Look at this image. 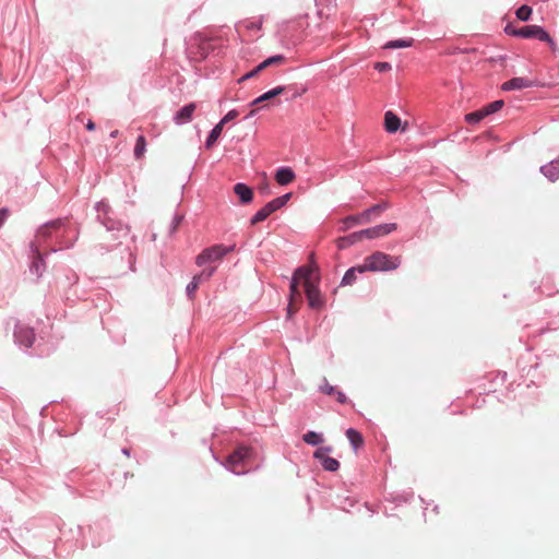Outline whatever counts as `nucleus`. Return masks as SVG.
<instances>
[{
  "label": "nucleus",
  "instance_id": "6",
  "mask_svg": "<svg viewBox=\"0 0 559 559\" xmlns=\"http://www.w3.org/2000/svg\"><path fill=\"white\" fill-rule=\"evenodd\" d=\"M331 451V447H321L314 451L313 456L320 461L325 471L336 472L340 468V462L329 455Z\"/></svg>",
  "mask_w": 559,
  "mask_h": 559
},
{
  "label": "nucleus",
  "instance_id": "42",
  "mask_svg": "<svg viewBox=\"0 0 559 559\" xmlns=\"http://www.w3.org/2000/svg\"><path fill=\"white\" fill-rule=\"evenodd\" d=\"M337 246H338V248H340V249H344V248H346V247L350 246V243H347V241H344V240H343V237H342V238H340V239L337 240Z\"/></svg>",
  "mask_w": 559,
  "mask_h": 559
},
{
  "label": "nucleus",
  "instance_id": "19",
  "mask_svg": "<svg viewBox=\"0 0 559 559\" xmlns=\"http://www.w3.org/2000/svg\"><path fill=\"white\" fill-rule=\"evenodd\" d=\"M284 91H285L284 86H277V87L264 93L263 95L259 96L258 98H255L251 103V105L254 106V105L261 104L265 100L272 99V98L281 95L282 93H284Z\"/></svg>",
  "mask_w": 559,
  "mask_h": 559
},
{
  "label": "nucleus",
  "instance_id": "33",
  "mask_svg": "<svg viewBox=\"0 0 559 559\" xmlns=\"http://www.w3.org/2000/svg\"><path fill=\"white\" fill-rule=\"evenodd\" d=\"M503 105H504L503 100H495L483 108L487 112V116H489L493 112L499 111L503 107Z\"/></svg>",
  "mask_w": 559,
  "mask_h": 559
},
{
  "label": "nucleus",
  "instance_id": "20",
  "mask_svg": "<svg viewBox=\"0 0 559 559\" xmlns=\"http://www.w3.org/2000/svg\"><path fill=\"white\" fill-rule=\"evenodd\" d=\"M388 207H389V204L385 202L376 204V205L371 206L370 209L366 210L364 213H361V217L365 218V222H370L371 215H379Z\"/></svg>",
  "mask_w": 559,
  "mask_h": 559
},
{
  "label": "nucleus",
  "instance_id": "45",
  "mask_svg": "<svg viewBox=\"0 0 559 559\" xmlns=\"http://www.w3.org/2000/svg\"><path fill=\"white\" fill-rule=\"evenodd\" d=\"M118 133H119V131H118V130H115V131H112V132L110 133V136H111V138H117V136H118Z\"/></svg>",
  "mask_w": 559,
  "mask_h": 559
},
{
  "label": "nucleus",
  "instance_id": "43",
  "mask_svg": "<svg viewBox=\"0 0 559 559\" xmlns=\"http://www.w3.org/2000/svg\"><path fill=\"white\" fill-rule=\"evenodd\" d=\"M86 129L88 131L95 130V123L92 120H88V122L86 123Z\"/></svg>",
  "mask_w": 559,
  "mask_h": 559
},
{
  "label": "nucleus",
  "instance_id": "29",
  "mask_svg": "<svg viewBox=\"0 0 559 559\" xmlns=\"http://www.w3.org/2000/svg\"><path fill=\"white\" fill-rule=\"evenodd\" d=\"M60 225H61V221H53V222H51V223H49V224H47V225L43 226V227L38 230V233H37V237H39V238H46V237H48V236L50 235V231H51L52 229H57V228H59V227H60Z\"/></svg>",
  "mask_w": 559,
  "mask_h": 559
},
{
  "label": "nucleus",
  "instance_id": "35",
  "mask_svg": "<svg viewBox=\"0 0 559 559\" xmlns=\"http://www.w3.org/2000/svg\"><path fill=\"white\" fill-rule=\"evenodd\" d=\"M364 239L362 231H356L348 236L343 237L344 241H347V243L354 245L355 242L361 241Z\"/></svg>",
  "mask_w": 559,
  "mask_h": 559
},
{
  "label": "nucleus",
  "instance_id": "13",
  "mask_svg": "<svg viewBox=\"0 0 559 559\" xmlns=\"http://www.w3.org/2000/svg\"><path fill=\"white\" fill-rule=\"evenodd\" d=\"M295 173L289 167H282L276 170L275 180L278 185L285 186L295 180Z\"/></svg>",
  "mask_w": 559,
  "mask_h": 559
},
{
  "label": "nucleus",
  "instance_id": "36",
  "mask_svg": "<svg viewBox=\"0 0 559 559\" xmlns=\"http://www.w3.org/2000/svg\"><path fill=\"white\" fill-rule=\"evenodd\" d=\"M237 116H238V111L233 109L225 115V117L219 121V123H223V126H224L228 121L234 120Z\"/></svg>",
  "mask_w": 559,
  "mask_h": 559
},
{
  "label": "nucleus",
  "instance_id": "16",
  "mask_svg": "<svg viewBox=\"0 0 559 559\" xmlns=\"http://www.w3.org/2000/svg\"><path fill=\"white\" fill-rule=\"evenodd\" d=\"M542 173L551 181L559 179V158L540 168Z\"/></svg>",
  "mask_w": 559,
  "mask_h": 559
},
{
  "label": "nucleus",
  "instance_id": "24",
  "mask_svg": "<svg viewBox=\"0 0 559 559\" xmlns=\"http://www.w3.org/2000/svg\"><path fill=\"white\" fill-rule=\"evenodd\" d=\"M272 214V211L270 207L265 204L262 209H260L250 219L251 225H257L263 221H265L270 215Z\"/></svg>",
  "mask_w": 559,
  "mask_h": 559
},
{
  "label": "nucleus",
  "instance_id": "14",
  "mask_svg": "<svg viewBox=\"0 0 559 559\" xmlns=\"http://www.w3.org/2000/svg\"><path fill=\"white\" fill-rule=\"evenodd\" d=\"M365 272H367V270H365L364 263L360 265L350 267L349 270L346 271L345 275L343 276L342 285H353L357 280V274L358 273L361 274Z\"/></svg>",
  "mask_w": 559,
  "mask_h": 559
},
{
  "label": "nucleus",
  "instance_id": "2",
  "mask_svg": "<svg viewBox=\"0 0 559 559\" xmlns=\"http://www.w3.org/2000/svg\"><path fill=\"white\" fill-rule=\"evenodd\" d=\"M403 262L401 255H391L382 251H376L364 259L367 272H390L397 270Z\"/></svg>",
  "mask_w": 559,
  "mask_h": 559
},
{
  "label": "nucleus",
  "instance_id": "25",
  "mask_svg": "<svg viewBox=\"0 0 559 559\" xmlns=\"http://www.w3.org/2000/svg\"><path fill=\"white\" fill-rule=\"evenodd\" d=\"M146 152V140L144 135H139L134 146V157L135 159L143 158Z\"/></svg>",
  "mask_w": 559,
  "mask_h": 559
},
{
  "label": "nucleus",
  "instance_id": "15",
  "mask_svg": "<svg viewBox=\"0 0 559 559\" xmlns=\"http://www.w3.org/2000/svg\"><path fill=\"white\" fill-rule=\"evenodd\" d=\"M401 126V119L392 111H386L384 115V127L389 133H394Z\"/></svg>",
  "mask_w": 559,
  "mask_h": 559
},
{
  "label": "nucleus",
  "instance_id": "37",
  "mask_svg": "<svg viewBox=\"0 0 559 559\" xmlns=\"http://www.w3.org/2000/svg\"><path fill=\"white\" fill-rule=\"evenodd\" d=\"M321 391L328 395H334L336 392V389L329 384L328 382L324 383V385L321 386Z\"/></svg>",
  "mask_w": 559,
  "mask_h": 559
},
{
  "label": "nucleus",
  "instance_id": "30",
  "mask_svg": "<svg viewBox=\"0 0 559 559\" xmlns=\"http://www.w3.org/2000/svg\"><path fill=\"white\" fill-rule=\"evenodd\" d=\"M16 337L21 343H23L25 346H31L34 342V333L29 330H21L16 333Z\"/></svg>",
  "mask_w": 559,
  "mask_h": 559
},
{
  "label": "nucleus",
  "instance_id": "18",
  "mask_svg": "<svg viewBox=\"0 0 559 559\" xmlns=\"http://www.w3.org/2000/svg\"><path fill=\"white\" fill-rule=\"evenodd\" d=\"M285 62V57L283 55H276V56H272L267 59H265L263 62H261L260 64H258L254 70L255 72L259 74L261 71H263L264 69L269 68V67H272V66H280V64H283Z\"/></svg>",
  "mask_w": 559,
  "mask_h": 559
},
{
  "label": "nucleus",
  "instance_id": "40",
  "mask_svg": "<svg viewBox=\"0 0 559 559\" xmlns=\"http://www.w3.org/2000/svg\"><path fill=\"white\" fill-rule=\"evenodd\" d=\"M334 395L336 396V400H337L340 403H342V404H343V403H345V402H346V400H347V399H346V395H345L343 392H341V391H337V390H336V392H335V394H334Z\"/></svg>",
  "mask_w": 559,
  "mask_h": 559
},
{
  "label": "nucleus",
  "instance_id": "21",
  "mask_svg": "<svg viewBox=\"0 0 559 559\" xmlns=\"http://www.w3.org/2000/svg\"><path fill=\"white\" fill-rule=\"evenodd\" d=\"M346 437L355 449H358L364 444L362 436L353 428L346 430Z\"/></svg>",
  "mask_w": 559,
  "mask_h": 559
},
{
  "label": "nucleus",
  "instance_id": "22",
  "mask_svg": "<svg viewBox=\"0 0 559 559\" xmlns=\"http://www.w3.org/2000/svg\"><path fill=\"white\" fill-rule=\"evenodd\" d=\"M33 253H34V260L31 265V271L35 273L37 276H40V267L44 264L43 258L40 255L39 250L37 247L33 246Z\"/></svg>",
  "mask_w": 559,
  "mask_h": 559
},
{
  "label": "nucleus",
  "instance_id": "8",
  "mask_svg": "<svg viewBox=\"0 0 559 559\" xmlns=\"http://www.w3.org/2000/svg\"><path fill=\"white\" fill-rule=\"evenodd\" d=\"M301 294L298 288V282L297 277L292 278L290 283V297H289V304L287 307V317L290 318L299 308V305L301 304Z\"/></svg>",
  "mask_w": 559,
  "mask_h": 559
},
{
  "label": "nucleus",
  "instance_id": "12",
  "mask_svg": "<svg viewBox=\"0 0 559 559\" xmlns=\"http://www.w3.org/2000/svg\"><path fill=\"white\" fill-rule=\"evenodd\" d=\"M197 108L194 103L186 105L182 107L175 116V121L178 124L186 123L192 119V115Z\"/></svg>",
  "mask_w": 559,
  "mask_h": 559
},
{
  "label": "nucleus",
  "instance_id": "17",
  "mask_svg": "<svg viewBox=\"0 0 559 559\" xmlns=\"http://www.w3.org/2000/svg\"><path fill=\"white\" fill-rule=\"evenodd\" d=\"M285 62V57L283 55H276V56H272L267 59H265L263 62H261L260 64H258L254 70L255 72L259 74L261 71H263L264 69L269 68V67H272V66H280V64H283Z\"/></svg>",
  "mask_w": 559,
  "mask_h": 559
},
{
  "label": "nucleus",
  "instance_id": "34",
  "mask_svg": "<svg viewBox=\"0 0 559 559\" xmlns=\"http://www.w3.org/2000/svg\"><path fill=\"white\" fill-rule=\"evenodd\" d=\"M360 223H366L365 218L361 217V214L358 216H348L344 219L345 228H349Z\"/></svg>",
  "mask_w": 559,
  "mask_h": 559
},
{
  "label": "nucleus",
  "instance_id": "44",
  "mask_svg": "<svg viewBox=\"0 0 559 559\" xmlns=\"http://www.w3.org/2000/svg\"><path fill=\"white\" fill-rule=\"evenodd\" d=\"M518 28H513L511 25H508L506 27V32L509 34V35H512L513 36V32L516 31Z\"/></svg>",
  "mask_w": 559,
  "mask_h": 559
},
{
  "label": "nucleus",
  "instance_id": "4",
  "mask_svg": "<svg viewBox=\"0 0 559 559\" xmlns=\"http://www.w3.org/2000/svg\"><path fill=\"white\" fill-rule=\"evenodd\" d=\"M513 36L522 38H537L540 41L547 43L552 51H556L557 49V45L550 35L542 26L538 25H527L520 27L513 32Z\"/></svg>",
  "mask_w": 559,
  "mask_h": 559
},
{
  "label": "nucleus",
  "instance_id": "46",
  "mask_svg": "<svg viewBox=\"0 0 559 559\" xmlns=\"http://www.w3.org/2000/svg\"><path fill=\"white\" fill-rule=\"evenodd\" d=\"M123 453H124V455H127V456H129V455H130V453H129V450H128V449H124V450H123Z\"/></svg>",
  "mask_w": 559,
  "mask_h": 559
},
{
  "label": "nucleus",
  "instance_id": "5",
  "mask_svg": "<svg viewBox=\"0 0 559 559\" xmlns=\"http://www.w3.org/2000/svg\"><path fill=\"white\" fill-rule=\"evenodd\" d=\"M235 246H223V245H215L210 248L204 249L198 257H197V264L199 266H202L206 263H212L215 261H218L224 258L227 253L234 251Z\"/></svg>",
  "mask_w": 559,
  "mask_h": 559
},
{
  "label": "nucleus",
  "instance_id": "27",
  "mask_svg": "<svg viewBox=\"0 0 559 559\" xmlns=\"http://www.w3.org/2000/svg\"><path fill=\"white\" fill-rule=\"evenodd\" d=\"M485 117H487V112L485 111L484 108H480L479 110H475L473 112L465 115V121L474 124L481 121Z\"/></svg>",
  "mask_w": 559,
  "mask_h": 559
},
{
  "label": "nucleus",
  "instance_id": "47",
  "mask_svg": "<svg viewBox=\"0 0 559 559\" xmlns=\"http://www.w3.org/2000/svg\"><path fill=\"white\" fill-rule=\"evenodd\" d=\"M255 111H257L255 109H252V110L249 112V116H250V117H251V116H253V115L255 114Z\"/></svg>",
  "mask_w": 559,
  "mask_h": 559
},
{
  "label": "nucleus",
  "instance_id": "31",
  "mask_svg": "<svg viewBox=\"0 0 559 559\" xmlns=\"http://www.w3.org/2000/svg\"><path fill=\"white\" fill-rule=\"evenodd\" d=\"M302 440L308 444L318 445L323 441V438L314 431H308L304 435Z\"/></svg>",
  "mask_w": 559,
  "mask_h": 559
},
{
  "label": "nucleus",
  "instance_id": "39",
  "mask_svg": "<svg viewBox=\"0 0 559 559\" xmlns=\"http://www.w3.org/2000/svg\"><path fill=\"white\" fill-rule=\"evenodd\" d=\"M9 216V211L8 209H1L0 210V227L2 226V224L5 222V219L8 218Z\"/></svg>",
  "mask_w": 559,
  "mask_h": 559
},
{
  "label": "nucleus",
  "instance_id": "23",
  "mask_svg": "<svg viewBox=\"0 0 559 559\" xmlns=\"http://www.w3.org/2000/svg\"><path fill=\"white\" fill-rule=\"evenodd\" d=\"M290 197H292V193H286L280 198H276V199L270 201L269 203H266V205L270 207L272 213H274L275 211L283 207L289 201Z\"/></svg>",
  "mask_w": 559,
  "mask_h": 559
},
{
  "label": "nucleus",
  "instance_id": "41",
  "mask_svg": "<svg viewBox=\"0 0 559 559\" xmlns=\"http://www.w3.org/2000/svg\"><path fill=\"white\" fill-rule=\"evenodd\" d=\"M255 75H258V73L255 72V70L253 69L252 71L246 73L240 80L239 82H242V81H246V80H249L251 78H254Z\"/></svg>",
  "mask_w": 559,
  "mask_h": 559
},
{
  "label": "nucleus",
  "instance_id": "1",
  "mask_svg": "<svg viewBox=\"0 0 559 559\" xmlns=\"http://www.w3.org/2000/svg\"><path fill=\"white\" fill-rule=\"evenodd\" d=\"M293 277H297L298 285L302 283L310 308L319 310L324 306V299L319 290V266L314 261V253L309 257V264L296 270Z\"/></svg>",
  "mask_w": 559,
  "mask_h": 559
},
{
  "label": "nucleus",
  "instance_id": "38",
  "mask_svg": "<svg viewBox=\"0 0 559 559\" xmlns=\"http://www.w3.org/2000/svg\"><path fill=\"white\" fill-rule=\"evenodd\" d=\"M374 68L379 70L380 72L389 71L391 69V64L388 62H378L376 63Z\"/></svg>",
  "mask_w": 559,
  "mask_h": 559
},
{
  "label": "nucleus",
  "instance_id": "9",
  "mask_svg": "<svg viewBox=\"0 0 559 559\" xmlns=\"http://www.w3.org/2000/svg\"><path fill=\"white\" fill-rule=\"evenodd\" d=\"M533 81L526 78H513L501 85L503 91H518L532 87Z\"/></svg>",
  "mask_w": 559,
  "mask_h": 559
},
{
  "label": "nucleus",
  "instance_id": "10",
  "mask_svg": "<svg viewBox=\"0 0 559 559\" xmlns=\"http://www.w3.org/2000/svg\"><path fill=\"white\" fill-rule=\"evenodd\" d=\"M234 192L239 198V201L243 204L250 203L253 199L252 189L245 183H236L234 186Z\"/></svg>",
  "mask_w": 559,
  "mask_h": 559
},
{
  "label": "nucleus",
  "instance_id": "32",
  "mask_svg": "<svg viewBox=\"0 0 559 559\" xmlns=\"http://www.w3.org/2000/svg\"><path fill=\"white\" fill-rule=\"evenodd\" d=\"M516 17L521 21H528L531 19V15H532V8L524 4V5H521L516 12Z\"/></svg>",
  "mask_w": 559,
  "mask_h": 559
},
{
  "label": "nucleus",
  "instance_id": "26",
  "mask_svg": "<svg viewBox=\"0 0 559 559\" xmlns=\"http://www.w3.org/2000/svg\"><path fill=\"white\" fill-rule=\"evenodd\" d=\"M223 127H224V126H223V123H219V122H218V123L213 128V130L211 131V133H210V135H209V138H207V140H206V143H205V145H206V147H207V148H211V147L215 144V142L217 141V139L221 136L222 131H223Z\"/></svg>",
  "mask_w": 559,
  "mask_h": 559
},
{
  "label": "nucleus",
  "instance_id": "3",
  "mask_svg": "<svg viewBox=\"0 0 559 559\" xmlns=\"http://www.w3.org/2000/svg\"><path fill=\"white\" fill-rule=\"evenodd\" d=\"M253 455V451L248 447H238L226 459L225 466L234 474L241 475L248 471V464Z\"/></svg>",
  "mask_w": 559,
  "mask_h": 559
},
{
  "label": "nucleus",
  "instance_id": "11",
  "mask_svg": "<svg viewBox=\"0 0 559 559\" xmlns=\"http://www.w3.org/2000/svg\"><path fill=\"white\" fill-rule=\"evenodd\" d=\"M215 271V267L203 270L199 275L193 276L192 281L187 286L188 295L191 296L199 287L203 278H210Z\"/></svg>",
  "mask_w": 559,
  "mask_h": 559
},
{
  "label": "nucleus",
  "instance_id": "28",
  "mask_svg": "<svg viewBox=\"0 0 559 559\" xmlns=\"http://www.w3.org/2000/svg\"><path fill=\"white\" fill-rule=\"evenodd\" d=\"M413 41L414 40L412 38L391 40V41H388L383 46V48H385V49L406 48V47H411L413 45Z\"/></svg>",
  "mask_w": 559,
  "mask_h": 559
},
{
  "label": "nucleus",
  "instance_id": "7",
  "mask_svg": "<svg viewBox=\"0 0 559 559\" xmlns=\"http://www.w3.org/2000/svg\"><path fill=\"white\" fill-rule=\"evenodd\" d=\"M397 228L395 223L381 224L374 227L362 229L364 239H374L386 236Z\"/></svg>",
  "mask_w": 559,
  "mask_h": 559
}]
</instances>
